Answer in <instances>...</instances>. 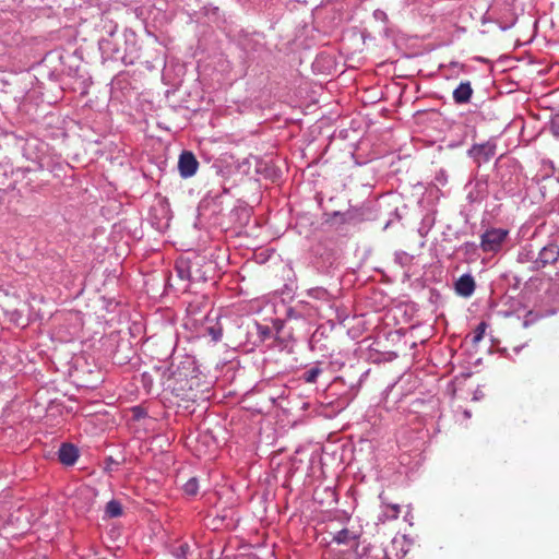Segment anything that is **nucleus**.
Here are the masks:
<instances>
[{
	"label": "nucleus",
	"instance_id": "3",
	"mask_svg": "<svg viewBox=\"0 0 559 559\" xmlns=\"http://www.w3.org/2000/svg\"><path fill=\"white\" fill-rule=\"evenodd\" d=\"M559 258V248L556 245L545 246L538 253L537 259L534 261L536 270L543 269L548 264L555 263Z\"/></svg>",
	"mask_w": 559,
	"mask_h": 559
},
{
	"label": "nucleus",
	"instance_id": "9",
	"mask_svg": "<svg viewBox=\"0 0 559 559\" xmlns=\"http://www.w3.org/2000/svg\"><path fill=\"white\" fill-rule=\"evenodd\" d=\"M106 514L109 518H118L122 515V506L118 500H110L106 504Z\"/></svg>",
	"mask_w": 559,
	"mask_h": 559
},
{
	"label": "nucleus",
	"instance_id": "12",
	"mask_svg": "<svg viewBox=\"0 0 559 559\" xmlns=\"http://www.w3.org/2000/svg\"><path fill=\"white\" fill-rule=\"evenodd\" d=\"M176 271L178 273V276L181 280H189L190 278V272H189V266H188L187 262L178 261L176 263Z\"/></svg>",
	"mask_w": 559,
	"mask_h": 559
},
{
	"label": "nucleus",
	"instance_id": "14",
	"mask_svg": "<svg viewBox=\"0 0 559 559\" xmlns=\"http://www.w3.org/2000/svg\"><path fill=\"white\" fill-rule=\"evenodd\" d=\"M183 390H185V389H183V386H182V385H180V386H178V388H174V391H176V392H177V395H183V396H186V397H190V396H189V394L183 393Z\"/></svg>",
	"mask_w": 559,
	"mask_h": 559
},
{
	"label": "nucleus",
	"instance_id": "7",
	"mask_svg": "<svg viewBox=\"0 0 559 559\" xmlns=\"http://www.w3.org/2000/svg\"><path fill=\"white\" fill-rule=\"evenodd\" d=\"M473 95V88L469 82H461L453 91V99L456 104H467Z\"/></svg>",
	"mask_w": 559,
	"mask_h": 559
},
{
	"label": "nucleus",
	"instance_id": "2",
	"mask_svg": "<svg viewBox=\"0 0 559 559\" xmlns=\"http://www.w3.org/2000/svg\"><path fill=\"white\" fill-rule=\"evenodd\" d=\"M198 167L199 162L197 160L193 153L185 151L180 154L178 160V169L182 178L192 177L197 173Z\"/></svg>",
	"mask_w": 559,
	"mask_h": 559
},
{
	"label": "nucleus",
	"instance_id": "4",
	"mask_svg": "<svg viewBox=\"0 0 559 559\" xmlns=\"http://www.w3.org/2000/svg\"><path fill=\"white\" fill-rule=\"evenodd\" d=\"M359 533L350 531L348 528H343L333 535L332 542L338 545L348 546L354 554H357V548L359 546Z\"/></svg>",
	"mask_w": 559,
	"mask_h": 559
},
{
	"label": "nucleus",
	"instance_id": "5",
	"mask_svg": "<svg viewBox=\"0 0 559 559\" xmlns=\"http://www.w3.org/2000/svg\"><path fill=\"white\" fill-rule=\"evenodd\" d=\"M59 461L68 466L73 465L78 457V449L71 443H63L58 451Z\"/></svg>",
	"mask_w": 559,
	"mask_h": 559
},
{
	"label": "nucleus",
	"instance_id": "1",
	"mask_svg": "<svg viewBox=\"0 0 559 559\" xmlns=\"http://www.w3.org/2000/svg\"><path fill=\"white\" fill-rule=\"evenodd\" d=\"M509 231L503 228L487 229L480 239V248L484 252H498L506 241Z\"/></svg>",
	"mask_w": 559,
	"mask_h": 559
},
{
	"label": "nucleus",
	"instance_id": "10",
	"mask_svg": "<svg viewBox=\"0 0 559 559\" xmlns=\"http://www.w3.org/2000/svg\"><path fill=\"white\" fill-rule=\"evenodd\" d=\"M183 491L188 496H195L199 492V480L195 477L190 478L183 485Z\"/></svg>",
	"mask_w": 559,
	"mask_h": 559
},
{
	"label": "nucleus",
	"instance_id": "8",
	"mask_svg": "<svg viewBox=\"0 0 559 559\" xmlns=\"http://www.w3.org/2000/svg\"><path fill=\"white\" fill-rule=\"evenodd\" d=\"M473 152L478 160L488 162L496 154V145L486 143L474 146Z\"/></svg>",
	"mask_w": 559,
	"mask_h": 559
},
{
	"label": "nucleus",
	"instance_id": "6",
	"mask_svg": "<svg viewBox=\"0 0 559 559\" xmlns=\"http://www.w3.org/2000/svg\"><path fill=\"white\" fill-rule=\"evenodd\" d=\"M455 290L460 296L469 297L475 290V281L469 274L462 275L455 283Z\"/></svg>",
	"mask_w": 559,
	"mask_h": 559
},
{
	"label": "nucleus",
	"instance_id": "11",
	"mask_svg": "<svg viewBox=\"0 0 559 559\" xmlns=\"http://www.w3.org/2000/svg\"><path fill=\"white\" fill-rule=\"evenodd\" d=\"M322 370L319 367H313L304 373V379L307 383H314Z\"/></svg>",
	"mask_w": 559,
	"mask_h": 559
},
{
	"label": "nucleus",
	"instance_id": "13",
	"mask_svg": "<svg viewBox=\"0 0 559 559\" xmlns=\"http://www.w3.org/2000/svg\"><path fill=\"white\" fill-rule=\"evenodd\" d=\"M485 329H486V324L484 322H481L477 329H476V334L474 336V341L475 342H478L481 340L483 335H484V332H485Z\"/></svg>",
	"mask_w": 559,
	"mask_h": 559
}]
</instances>
